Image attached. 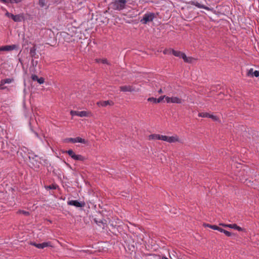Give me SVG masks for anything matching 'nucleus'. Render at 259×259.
<instances>
[{
  "label": "nucleus",
  "mask_w": 259,
  "mask_h": 259,
  "mask_svg": "<svg viewBox=\"0 0 259 259\" xmlns=\"http://www.w3.org/2000/svg\"><path fill=\"white\" fill-rule=\"evenodd\" d=\"M126 2V0H115L111 4V6L114 10L121 11L125 8Z\"/></svg>",
  "instance_id": "f257e3e1"
},
{
  "label": "nucleus",
  "mask_w": 259,
  "mask_h": 259,
  "mask_svg": "<svg viewBox=\"0 0 259 259\" xmlns=\"http://www.w3.org/2000/svg\"><path fill=\"white\" fill-rule=\"evenodd\" d=\"M155 17V14L153 13H145L143 18L141 20V22L143 24H147L149 22L153 21Z\"/></svg>",
  "instance_id": "f03ea898"
},
{
  "label": "nucleus",
  "mask_w": 259,
  "mask_h": 259,
  "mask_svg": "<svg viewBox=\"0 0 259 259\" xmlns=\"http://www.w3.org/2000/svg\"><path fill=\"white\" fill-rule=\"evenodd\" d=\"M163 141L169 143L181 142V140L178 136L176 135L170 137L163 135Z\"/></svg>",
  "instance_id": "7ed1b4c3"
},
{
  "label": "nucleus",
  "mask_w": 259,
  "mask_h": 259,
  "mask_svg": "<svg viewBox=\"0 0 259 259\" xmlns=\"http://www.w3.org/2000/svg\"><path fill=\"white\" fill-rule=\"evenodd\" d=\"M120 91L123 92H139L140 89H136L135 87L133 85H124L120 87Z\"/></svg>",
  "instance_id": "20e7f679"
},
{
  "label": "nucleus",
  "mask_w": 259,
  "mask_h": 259,
  "mask_svg": "<svg viewBox=\"0 0 259 259\" xmlns=\"http://www.w3.org/2000/svg\"><path fill=\"white\" fill-rule=\"evenodd\" d=\"M166 102L167 103H177L181 104L183 102V100L177 97H165Z\"/></svg>",
  "instance_id": "39448f33"
},
{
  "label": "nucleus",
  "mask_w": 259,
  "mask_h": 259,
  "mask_svg": "<svg viewBox=\"0 0 259 259\" xmlns=\"http://www.w3.org/2000/svg\"><path fill=\"white\" fill-rule=\"evenodd\" d=\"M66 142H71V143H80L83 144H86L87 141L80 137H76L75 138H68L65 140Z\"/></svg>",
  "instance_id": "423d86ee"
},
{
  "label": "nucleus",
  "mask_w": 259,
  "mask_h": 259,
  "mask_svg": "<svg viewBox=\"0 0 259 259\" xmlns=\"http://www.w3.org/2000/svg\"><path fill=\"white\" fill-rule=\"evenodd\" d=\"M30 244L31 245H33L38 248L39 249H43L45 247L51 246V243L50 242H43L42 243H36L33 242H31L30 243Z\"/></svg>",
  "instance_id": "0eeeda50"
},
{
  "label": "nucleus",
  "mask_w": 259,
  "mask_h": 259,
  "mask_svg": "<svg viewBox=\"0 0 259 259\" xmlns=\"http://www.w3.org/2000/svg\"><path fill=\"white\" fill-rule=\"evenodd\" d=\"M67 204L69 205L74 206L76 207H82L85 205L84 202H79L77 200H69L67 202Z\"/></svg>",
  "instance_id": "6e6552de"
},
{
  "label": "nucleus",
  "mask_w": 259,
  "mask_h": 259,
  "mask_svg": "<svg viewBox=\"0 0 259 259\" xmlns=\"http://www.w3.org/2000/svg\"><path fill=\"white\" fill-rule=\"evenodd\" d=\"M17 47L16 45L2 46L0 47V51H10L16 49Z\"/></svg>",
  "instance_id": "1a4fd4ad"
},
{
  "label": "nucleus",
  "mask_w": 259,
  "mask_h": 259,
  "mask_svg": "<svg viewBox=\"0 0 259 259\" xmlns=\"http://www.w3.org/2000/svg\"><path fill=\"white\" fill-rule=\"evenodd\" d=\"M41 158L37 155L34 156V159L33 160H30V162L32 163L34 166L35 167H39V164L41 163Z\"/></svg>",
  "instance_id": "9d476101"
},
{
  "label": "nucleus",
  "mask_w": 259,
  "mask_h": 259,
  "mask_svg": "<svg viewBox=\"0 0 259 259\" xmlns=\"http://www.w3.org/2000/svg\"><path fill=\"white\" fill-rule=\"evenodd\" d=\"M12 19L15 22H21L24 20V16L23 14H20L16 15H13L12 16Z\"/></svg>",
  "instance_id": "9b49d317"
},
{
  "label": "nucleus",
  "mask_w": 259,
  "mask_h": 259,
  "mask_svg": "<svg viewBox=\"0 0 259 259\" xmlns=\"http://www.w3.org/2000/svg\"><path fill=\"white\" fill-rule=\"evenodd\" d=\"M97 104L98 106L105 107L107 105H113V102L111 101H101L97 102Z\"/></svg>",
  "instance_id": "f8f14e48"
},
{
  "label": "nucleus",
  "mask_w": 259,
  "mask_h": 259,
  "mask_svg": "<svg viewBox=\"0 0 259 259\" xmlns=\"http://www.w3.org/2000/svg\"><path fill=\"white\" fill-rule=\"evenodd\" d=\"M169 51H171L172 52V54L176 57L181 58L182 59H183L184 57H185V54L182 52L179 51H175L173 49H171Z\"/></svg>",
  "instance_id": "ddd939ff"
},
{
  "label": "nucleus",
  "mask_w": 259,
  "mask_h": 259,
  "mask_svg": "<svg viewBox=\"0 0 259 259\" xmlns=\"http://www.w3.org/2000/svg\"><path fill=\"white\" fill-rule=\"evenodd\" d=\"M163 135L159 134H152L149 136L148 139L150 140H159L163 141Z\"/></svg>",
  "instance_id": "4468645a"
},
{
  "label": "nucleus",
  "mask_w": 259,
  "mask_h": 259,
  "mask_svg": "<svg viewBox=\"0 0 259 259\" xmlns=\"http://www.w3.org/2000/svg\"><path fill=\"white\" fill-rule=\"evenodd\" d=\"M36 47L35 45H34L33 47L31 48L30 49V55L32 58V59L36 58L38 57V56L36 55Z\"/></svg>",
  "instance_id": "2eb2a0df"
},
{
  "label": "nucleus",
  "mask_w": 259,
  "mask_h": 259,
  "mask_svg": "<svg viewBox=\"0 0 259 259\" xmlns=\"http://www.w3.org/2000/svg\"><path fill=\"white\" fill-rule=\"evenodd\" d=\"M191 4L195 6L196 7H197L198 8L204 9L208 10V11L210 10V9L209 8H208L206 6H205L203 5H201L197 2H192Z\"/></svg>",
  "instance_id": "dca6fc26"
},
{
  "label": "nucleus",
  "mask_w": 259,
  "mask_h": 259,
  "mask_svg": "<svg viewBox=\"0 0 259 259\" xmlns=\"http://www.w3.org/2000/svg\"><path fill=\"white\" fill-rule=\"evenodd\" d=\"M91 115V112L88 111H78V116L89 117Z\"/></svg>",
  "instance_id": "f3484780"
},
{
  "label": "nucleus",
  "mask_w": 259,
  "mask_h": 259,
  "mask_svg": "<svg viewBox=\"0 0 259 259\" xmlns=\"http://www.w3.org/2000/svg\"><path fill=\"white\" fill-rule=\"evenodd\" d=\"M227 226L228 228L234 229L239 231H243L244 230L243 228H241L239 226H238L236 224H229V225H228Z\"/></svg>",
  "instance_id": "a211bd4d"
},
{
  "label": "nucleus",
  "mask_w": 259,
  "mask_h": 259,
  "mask_svg": "<svg viewBox=\"0 0 259 259\" xmlns=\"http://www.w3.org/2000/svg\"><path fill=\"white\" fill-rule=\"evenodd\" d=\"M73 156V159L75 160L83 161L84 160V158L81 155H76L75 154Z\"/></svg>",
  "instance_id": "6ab92c4d"
},
{
  "label": "nucleus",
  "mask_w": 259,
  "mask_h": 259,
  "mask_svg": "<svg viewBox=\"0 0 259 259\" xmlns=\"http://www.w3.org/2000/svg\"><path fill=\"white\" fill-rule=\"evenodd\" d=\"M184 61L186 63H192L194 59L192 57H188L185 55V57L183 59Z\"/></svg>",
  "instance_id": "aec40b11"
},
{
  "label": "nucleus",
  "mask_w": 259,
  "mask_h": 259,
  "mask_svg": "<svg viewBox=\"0 0 259 259\" xmlns=\"http://www.w3.org/2000/svg\"><path fill=\"white\" fill-rule=\"evenodd\" d=\"M198 116L201 117H210V114L206 112H201L198 114Z\"/></svg>",
  "instance_id": "412c9836"
},
{
  "label": "nucleus",
  "mask_w": 259,
  "mask_h": 259,
  "mask_svg": "<svg viewBox=\"0 0 259 259\" xmlns=\"http://www.w3.org/2000/svg\"><path fill=\"white\" fill-rule=\"evenodd\" d=\"M254 71H253V68H250L249 70H247L246 73V76L248 77H253V72Z\"/></svg>",
  "instance_id": "4be33fe9"
},
{
  "label": "nucleus",
  "mask_w": 259,
  "mask_h": 259,
  "mask_svg": "<svg viewBox=\"0 0 259 259\" xmlns=\"http://www.w3.org/2000/svg\"><path fill=\"white\" fill-rule=\"evenodd\" d=\"M96 61L97 63H102L103 64H108L107 60L105 58L97 59H96Z\"/></svg>",
  "instance_id": "5701e85b"
},
{
  "label": "nucleus",
  "mask_w": 259,
  "mask_h": 259,
  "mask_svg": "<svg viewBox=\"0 0 259 259\" xmlns=\"http://www.w3.org/2000/svg\"><path fill=\"white\" fill-rule=\"evenodd\" d=\"M12 79L10 78H7L5 79H3L1 80L2 83H4V84L6 83H10L12 81Z\"/></svg>",
  "instance_id": "b1692460"
},
{
  "label": "nucleus",
  "mask_w": 259,
  "mask_h": 259,
  "mask_svg": "<svg viewBox=\"0 0 259 259\" xmlns=\"http://www.w3.org/2000/svg\"><path fill=\"white\" fill-rule=\"evenodd\" d=\"M45 188L47 190H49H49H50V189L54 190V189H56L57 186L56 185L52 184L49 186H45Z\"/></svg>",
  "instance_id": "393cba45"
},
{
  "label": "nucleus",
  "mask_w": 259,
  "mask_h": 259,
  "mask_svg": "<svg viewBox=\"0 0 259 259\" xmlns=\"http://www.w3.org/2000/svg\"><path fill=\"white\" fill-rule=\"evenodd\" d=\"M35 155L32 153V152L28 153V157L29 159L30 160H33L34 159V156Z\"/></svg>",
  "instance_id": "a878e982"
},
{
  "label": "nucleus",
  "mask_w": 259,
  "mask_h": 259,
  "mask_svg": "<svg viewBox=\"0 0 259 259\" xmlns=\"http://www.w3.org/2000/svg\"><path fill=\"white\" fill-rule=\"evenodd\" d=\"M65 152L68 154V155L71 157L72 158H73V155H75V153L72 150H69L68 151H65Z\"/></svg>",
  "instance_id": "bb28decb"
},
{
  "label": "nucleus",
  "mask_w": 259,
  "mask_h": 259,
  "mask_svg": "<svg viewBox=\"0 0 259 259\" xmlns=\"http://www.w3.org/2000/svg\"><path fill=\"white\" fill-rule=\"evenodd\" d=\"M38 4L40 6V7L42 8L46 5V3L45 0H39Z\"/></svg>",
  "instance_id": "cd10ccee"
},
{
  "label": "nucleus",
  "mask_w": 259,
  "mask_h": 259,
  "mask_svg": "<svg viewBox=\"0 0 259 259\" xmlns=\"http://www.w3.org/2000/svg\"><path fill=\"white\" fill-rule=\"evenodd\" d=\"M148 101L152 102L153 103H157L156 98L154 97L149 98L147 100Z\"/></svg>",
  "instance_id": "c85d7f7f"
},
{
  "label": "nucleus",
  "mask_w": 259,
  "mask_h": 259,
  "mask_svg": "<svg viewBox=\"0 0 259 259\" xmlns=\"http://www.w3.org/2000/svg\"><path fill=\"white\" fill-rule=\"evenodd\" d=\"M18 213H22L24 215H28L29 214V213L28 211H25V210H19L18 211Z\"/></svg>",
  "instance_id": "c756f323"
},
{
  "label": "nucleus",
  "mask_w": 259,
  "mask_h": 259,
  "mask_svg": "<svg viewBox=\"0 0 259 259\" xmlns=\"http://www.w3.org/2000/svg\"><path fill=\"white\" fill-rule=\"evenodd\" d=\"M31 78L33 81H37L38 79L39 78L35 74H32L31 76Z\"/></svg>",
  "instance_id": "7c9ffc66"
},
{
  "label": "nucleus",
  "mask_w": 259,
  "mask_h": 259,
  "mask_svg": "<svg viewBox=\"0 0 259 259\" xmlns=\"http://www.w3.org/2000/svg\"><path fill=\"white\" fill-rule=\"evenodd\" d=\"M165 96H161L158 99H156V102H157V103H160L163 100V99L165 98Z\"/></svg>",
  "instance_id": "2f4dec72"
},
{
  "label": "nucleus",
  "mask_w": 259,
  "mask_h": 259,
  "mask_svg": "<svg viewBox=\"0 0 259 259\" xmlns=\"http://www.w3.org/2000/svg\"><path fill=\"white\" fill-rule=\"evenodd\" d=\"M38 62L37 61H35L34 59H32L31 60V64L34 67H36L37 65Z\"/></svg>",
  "instance_id": "473e14b6"
},
{
  "label": "nucleus",
  "mask_w": 259,
  "mask_h": 259,
  "mask_svg": "<svg viewBox=\"0 0 259 259\" xmlns=\"http://www.w3.org/2000/svg\"><path fill=\"white\" fill-rule=\"evenodd\" d=\"M45 82V79L43 77H40L38 79L37 82L39 84H42Z\"/></svg>",
  "instance_id": "72a5a7b5"
},
{
  "label": "nucleus",
  "mask_w": 259,
  "mask_h": 259,
  "mask_svg": "<svg viewBox=\"0 0 259 259\" xmlns=\"http://www.w3.org/2000/svg\"><path fill=\"white\" fill-rule=\"evenodd\" d=\"M78 111H73V110H71V111H70V114H71L72 116H74V115L78 116Z\"/></svg>",
  "instance_id": "f704fd0d"
},
{
  "label": "nucleus",
  "mask_w": 259,
  "mask_h": 259,
  "mask_svg": "<svg viewBox=\"0 0 259 259\" xmlns=\"http://www.w3.org/2000/svg\"><path fill=\"white\" fill-rule=\"evenodd\" d=\"M0 2L6 5L11 4V0H0Z\"/></svg>",
  "instance_id": "c9c22d12"
},
{
  "label": "nucleus",
  "mask_w": 259,
  "mask_h": 259,
  "mask_svg": "<svg viewBox=\"0 0 259 259\" xmlns=\"http://www.w3.org/2000/svg\"><path fill=\"white\" fill-rule=\"evenodd\" d=\"M23 0H11V4H18L21 2Z\"/></svg>",
  "instance_id": "e433bc0d"
},
{
  "label": "nucleus",
  "mask_w": 259,
  "mask_h": 259,
  "mask_svg": "<svg viewBox=\"0 0 259 259\" xmlns=\"http://www.w3.org/2000/svg\"><path fill=\"white\" fill-rule=\"evenodd\" d=\"M224 233L227 236H231L232 235V233L227 230H225L224 231Z\"/></svg>",
  "instance_id": "4c0bfd02"
},
{
  "label": "nucleus",
  "mask_w": 259,
  "mask_h": 259,
  "mask_svg": "<svg viewBox=\"0 0 259 259\" xmlns=\"http://www.w3.org/2000/svg\"><path fill=\"white\" fill-rule=\"evenodd\" d=\"M258 77L259 76V71L255 70L253 72V77Z\"/></svg>",
  "instance_id": "58836bf2"
},
{
  "label": "nucleus",
  "mask_w": 259,
  "mask_h": 259,
  "mask_svg": "<svg viewBox=\"0 0 259 259\" xmlns=\"http://www.w3.org/2000/svg\"><path fill=\"white\" fill-rule=\"evenodd\" d=\"M209 118L212 119L214 121H217L218 120V118L216 116L211 114H210V117H209Z\"/></svg>",
  "instance_id": "ea45409f"
},
{
  "label": "nucleus",
  "mask_w": 259,
  "mask_h": 259,
  "mask_svg": "<svg viewBox=\"0 0 259 259\" xmlns=\"http://www.w3.org/2000/svg\"><path fill=\"white\" fill-rule=\"evenodd\" d=\"M6 16H7L8 17H10L11 18H12V16L13 15V14H11V13H10L9 12H8V11L6 12V14H5Z\"/></svg>",
  "instance_id": "a19ab883"
},
{
  "label": "nucleus",
  "mask_w": 259,
  "mask_h": 259,
  "mask_svg": "<svg viewBox=\"0 0 259 259\" xmlns=\"http://www.w3.org/2000/svg\"><path fill=\"white\" fill-rule=\"evenodd\" d=\"M218 227H219L216 225H211V226L210 227V228L213 230H217Z\"/></svg>",
  "instance_id": "79ce46f5"
},
{
  "label": "nucleus",
  "mask_w": 259,
  "mask_h": 259,
  "mask_svg": "<svg viewBox=\"0 0 259 259\" xmlns=\"http://www.w3.org/2000/svg\"><path fill=\"white\" fill-rule=\"evenodd\" d=\"M4 83H2V82L1 81V83H0V90H3L5 88V87L4 86Z\"/></svg>",
  "instance_id": "37998d69"
},
{
  "label": "nucleus",
  "mask_w": 259,
  "mask_h": 259,
  "mask_svg": "<svg viewBox=\"0 0 259 259\" xmlns=\"http://www.w3.org/2000/svg\"><path fill=\"white\" fill-rule=\"evenodd\" d=\"M217 230L220 231V232H223V233H224V231H225L224 229H222L221 228H220V227H218Z\"/></svg>",
  "instance_id": "c03bdc74"
},
{
  "label": "nucleus",
  "mask_w": 259,
  "mask_h": 259,
  "mask_svg": "<svg viewBox=\"0 0 259 259\" xmlns=\"http://www.w3.org/2000/svg\"><path fill=\"white\" fill-rule=\"evenodd\" d=\"M168 51H169V50L166 49L163 51V53L164 54H166L168 53Z\"/></svg>",
  "instance_id": "a18cd8bd"
},
{
  "label": "nucleus",
  "mask_w": 259,
  "mask_h": 259,
  "mask_svg": "<svg viewBox=\"0 0 259 259\" xmlns=\"http://www.w3.org/2000/svg\"><path fill=\"white\" fill-rule=\"evenodd\" d=\"M220 225L224 227H228V225H229V224H220Z\"/></svg>",
  "instance_id": "49530a36"
},
{
  "label": "nucleus",
  "mask_w": 259,
  "mask_h": 259,
  "mask_svg": "<svg viewBox=\"0 0 259 259\" xmlns=\"http://www.w3.org/2000/svg\"><path fill=\"white\" fill-rule=\"evenodd\" d=\"M158 93L159 94H162L163 93V91H162V90L161 89H160L159 91H158Z\"/></svg>",
  "instance_id": "de8ad7c7"
},
{
  "label": "nucleus",
  "mask_w": 259,
  "mask_h": 259,
  "mask_svg": "<svg viewBox=\"0 0 259 259\" xmlns=\"http://www.w3.org/2000/svg\"><path fill=\"white\" fill-rule=\"evenodd\" d=\"M205 226L210 228V227L211 226V225H209V224H206V225H205Z\"/></svg>",
  "instance_id": "09e8293b"
},
{
  "label": "nucleus",
  "mask_w": 259,
  "mask_h": 259,
  "mask_svg": "<svg viewBox=\"0 0 259 259\" xmlns=\"http://www.w3.org/2000/svg\"><path fill=\"white\" fill-rule=\"evenodd\" d=\"M162 259H168V258L165 256H163Z\"/></svg>",
  "instance_id": "8fccbe9b"
}]
</instances>
